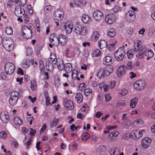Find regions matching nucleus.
I'll return each instance as SVG.
<instances>
[{
    "mask_svg": "<svg viewBox=\"0 0 155 155\" xmlns=\"http://www.w3.org/2000/svg\"><path fill=\"white\" fill-rule=\"evenodd\" d=\"M27 0H16L14 1V3L15 4V8L14 13L18 17H21L24 15L25 13V11L23 7L26 2Z\"/></svg>",
    "mask_w": 155,
    "mask_h": 155,
    "instance_id": "1",
    "label": "nucleus"
},
{
    "mask_svg": "<svg viewBox=\"0 0 155 155\" xmlns=\"http://www.w3.org/2000/svg\"><path fill=\"white\" fill-rule=\"evenodd\" d=\"M64 16V12L62 10L58 9L54 12L53 17L57 26H58L59 22L63 18Z\"/></svg>",
    "mask_w": 155,
    "mask_h": 155,
    "instance_id": "2",
    "label": "nucleus"
},
{
    "mask_svg": "<svg viewBox=\"0 0 155 155\" xmlns=\"http://www.w3.org/2000/svg\"><path fill=\"white\" fill-rule=\"evenodd\" d=\"M125 53L124 50L120 47L116 51L114 54V56L118 61H122L124 58Z\"/></svg>",
    "mask_w": 155,
    "mask_h": 155,
    "instance_id": "3",
    "label": "nucleus"
},
{
    "mask_svg": "<svg viewBox=\"0 0 155 155\" xmlns=\"http://www.w3.org/2000/svg\"><path fill=\"white\" fill-rule=\"evenodd\" d=\"M5 71L6 74H12L15 70L14 65L10 62H7L5 65Z\"/></svg>",
    "mask_w": 155,
    "mask_h": 155,
    "instance_id": "4",
    "label": "nucleus"
},
{
    "mask_svg": "<svg viewBox=\"0 0 155 155\" xmlns=\"http://www.w3.org/2000/svg\"><path fill=\"white\" fill-rule=\"evenodd\" d=\"M3 44L4 48L8 51H12L14 48V42L11 39L4 41Z\"/></svg>",
    "mask_w": 155,
    "mask_h": 155,
    "instance_id": "5",
    "label": "nucleus"
},
{
    "mask_svg": "<svg viewBox=\"0 0 155 155\" xmlns=\"http://www.w3.org/2000/svg\"><path fill=\"white\" fill-rule=\"evenodd\" d=\"M74 31L75 33L80 34L82 36H85L87 34L86 28L79 25L75 27Z\"/></svg>",
    "mask_w": 155,
    "mask_h": 155,
    "instance_id": "6",
    "label": "nucleus"
},
{
    "mask_svg": "<svg viewBox=\"0 0 155 155\" xmlns=\"http://www.w3.org/2000/svg\"><path fill=\"white\" fill-rule=\"evenodd\" d=\"M146 84L144 80H140L136 81L134 84V88L138 90H143Z\"/></svg>",
    "mask_w": 155,
    "mask_h": 155,
    "instance_id": "7",
    "label": "nucleus"
},
{
    "mask_svg": "<svg viewBox=\"0 0 155 155\" xmlns=\"http://www.w3.org/2000/svg\"><path fill=\"white\" fill-rule=\"evenodd\" d=\"M142 135L143 134L141 130H134L131 132L130 136V138L136 139L140 138Z\"/></svg>",
    "mask_w": 155,
    "mask_h": 155,
    "instance_id": "8",
    "label": "nucleus"
},
{
    "mask_svg": "<svg viewBox=\"0 0 155 155\" xmlns=\"http://www.w3.org/2000/svg\"><path fill=\"white\" fill-rule=\"evenodd\" d=\"M22 32L23 34V37L26 39L30 38L32 36V31L31 29H29L26 26L23 27L22 29Z\"/></svg>",
    "mask_w": 155,
    "mask_h": 155,
    "instance_id": "9",
    "label": "nucleus"
},
{
    "mask_svg": "<svg viewBox=\"0 0 155 155\" xmlns=\"http://www.w3.org/2000/svg\"><path fill=\"white\" fill-rule=\"evenodd\" d=\"M117 18L116 16L113 14H108L105 16V21L108 24H111L115 21Z\"/></svg>",
    "mask_w": 155,
    "mask_h": 155,
    "instance_id": "10",
    "label": "nucleus"
},
{
    "mask_svg": "<svg viewBox=\"0 0 155 155\" xmlns=\"http://www.w3.org/2000/svg\"><path fill=\"white\" fill-rule=\"evenodd\" d=\"M136 18V15L134 12L130 11L126 14V18L127 21L129 22L133 21Z\"/></svg>",
    "mask_w": 155,
    "mask_h": 155,
    "instance_id": "11",
    "label": "nucleus"
},
{
    "mask_svg": "<svg viewBox=\"0 0 155 155\" xmlns=\"http://www.w3.org/2000/svg\"><path fill=\"white\" fill-rule=\"evenodd\" d=\"M152 139L149 137H145L143 138L141 141V145L145 148H147L150 146L152 142Z\"/></svg>",
    "mask_w": 155,
    "mask_h": 155,
    "instance_id": "12",
    "label": "nucleus"
},
{
    "mask_svg": "<svg viewBox=\"0 0 155 155\" xmlns=\"http://www.w3.org/2000/svg\"><path fill=\"white\" fill-rule=\"evenodd\" d=\"M64 105L68 110H72L74 107L72 101L65 98L64 100Z\"/></svg>",
    "mask_w": 155,
    "mask_h": 155,
    "instance_id": "13",
    "label": "nucleus"
},
{
    "mask_svg": "<svg viewBox=\"0 0 155 155\" xmlns=\"http://www.w3.org/2000/svg\"><path fill=\"white\" fill-rule=\"evenodd\" d=\"M126 65H123L120 66L117 69V74L118 77H121L125 74Z\"/></svg>",
    "mask_w": 155,
    "mask_h": 155,
    "instance_id": "14",
    "label": "nucleus"
},
{
    "mask_svg": "<svg viewBox=\"0 0 155 155\" xmlns=\"http://www.w3.org/2000/svg\"><path fill=\"white\" fill-rule=\"evenodd\" d=\"M129 117L126 116V114H124L122 116V120L124 122L123 126H129L131 124L132 122L128 120Z\"/></svg>",
    "mask_w": 155,
    "mask_h": 155,
    "instance_id": "15",
    "label": "nucleus"
},
{
    "mask_svg": "<svg viewBox=\"0 0 155 155\" xmlns=\"http://www.w3.org/2000/svg\"><path fill=\"white\" fill-rule=\"evenodd\" d=\"M103 16V14L99 11L94 12L93 14V17L96 21H99L101 19Z\"/></svg>",
    "mask_w": 155,
    "mask_h": 155,
    "instance_id": "16",
    "label": "nucleus"
},
{
    "mask_svg": "<svg viewBox=\"0 0 155 155\" xmlns=\"http://www.w3.org/2000/svg\"><path fill=\"white\" fill-rule=\"evenodd\" d=\"M59 44L61 45H64L68 41L67 38L66 36L61 35L58 37Z\"/></svg>",
    "mask_w": 155,
    "mask_h": 155,
    "instance_id": "17",
    "label": "nucleus"
},
{
    "mask_svg": "<svg viewBox=\"0 0 155 155\" xmlns=\"http://www.w3.org/2000/svg\"><path fill=\"white\" fill-rule=\"evenodd\" d=\"M64 27L67 33H70L72 31L73 26L71 23H70L68 24H66V25H64Z\"/></svg>",
    "mask_w": 155,
    "mask_h": 155,
    "instance_id": "18",
    "label": "nucleus"
},
{
    "mask_svg": "<svg viewBox=\"0 0 155 155\" xmlns=\"http://www.w3.org/2000/svg\"><path fill=\"white\" fill-rule=\"evenodd\" d=\"M112 58L111 57L107 56L103 59V63L105 65H108L112 63Z\"/></svg>",
    "mask_w": 155,
    "mask_h": 155,
    "instance_id": "19",
    "label": "nucleus"
},
{
    "mask_svg": "<svg viewBox=\"0 0 155 155\" xmlns=\"http://www.w3.org/2000/svg\"><path fill=\"white\" fill-rule=\"evenodd\" d=\"M64 69L67 73L70 72L72 69V68L71 64L68 63L65 64L64 65Z\"/></svg>",
    "mask_w": 155,
    "mask_h": 155,
    "instance_id": "20",
    "label": "nucleus"
},
{
    "mask_svg": "<svg viewBox=\"0 0 155 155\" xmlns=\"http://www.w3.org/2000/svg\"><path fill=\"white\" fill-rule=\"evenodd\" d=\"M106 71L105 70L103 69H101L98 72L97 76L99 78H101L102 77H107L108 76H107V74L105 73Z\"/></svg>",
    "mask_w": 155,
    "mask_h": 155,
    "instance_id": "21",
    "label": "nucleus"
},
{
    "mask_svg": "<svg viewBox=\"0 0 155 155\" xmlns=\"http://www.w3.org/2000/svg\"><path fill=\"white\" fill-rule=\"evenodd\" d=\"M154 55L153 51H152L150 50H145L144 51V55L147 57V59H149V58H152Z\"/></svg>",
    "mask_w": 155,
    "mask_h": 155,
    "instance_id": "22",
    "label": "nucleus"
},
{
    "mask_svg": "<svg viewBox=\"0 0 155 155\" xmlns=\"http://www.w3.org/2000/svg\"><path fill=\"white\" fill-rule=\"evenodd\" d=\"M138 101V100L137 97H134L131 100L130 104V107L131 108H134Z\"/></svg>",
    "mask_w": 155,
    "mask_h": 155,
    "instance_id": "23",
    "label": "nucleus"
},
{
    "mask_svg": "<svg viewBox=\"0 0 155 155\" xmlns=\"http://www.w3.org/2000/svg\"><path fill=\"white\" fill-rule=\"evenodd\" d=\"M99 46L101 49L106 48L107 47V42L104 40H101L98 42Z\"/></svg>",
    "mask_w": 155,
    "mask_h": 155,
    "instance_id": "24",
    "label": "nucleus"
},
{
    "mask_svg": "<svg viewBox=\"0 0 155 155\" xmlns=\"http://www.w3.org/2000/svg\"><path fill=\"white\" fill-rule=\"evenodd\" d=\"M134 45V51H138L142 48V45L138 42H135Z\"/></svg>",
    "mask_w": 155,
    "mask_h": 155,
    "instance_id": "25",
    "label": "nucleus"
},
{
    "mask_svg": "<svg viewBox=\"0 0 155 155\" xmlns=\"http://www.w3.org/2000/svg\"><path fill=\"white\" fill-rule=\"evenodd\" d=\"M120 150L118 147H116L114 150H112L110 152V155H120L121 153H120Z\"/></svg>",
    "mask_w": 155,
    "mask_h": 155,
    "instance_id": "26",
    "label": "nucleus"
},
{
    "mask_svg": "<svg viewBox=\"0 0 155 155\" xmlns=\"http://www.w3.org/2000/svg\"><path fill=\"white\" fill-rule=\"evenodd\" d=\"M59 120L58 119L54 117L50 122V126L51 127H53L56 126Z\"/></svg>",
    "mask_w": 155,
    "mask_h": 155,
    "instance_id": "27",
    "label": "nucleus"
},
{
    "mask_svg": "<svg viewBox=\"0 0 155 155\" xmlns=\"http://www.w3.org/2000/svg\"><path fill=\"white\" fill-rule=\"evenodd\" d=\"M46 68L48 71H52L54 69V66L50 62L46 63Z\"/></svg>",
    "mask_w": 155,
    "mask_h": 155,
    "instance_id": "28",
    "label": "nucleus"
},
{
    "mask_svg": "<svg viewBox=\"0 0 155 155\" xmlns=\"http://www.w3.org/2000/svg\"><path fill=\"white\" fill-rule=\"evenodd\" d=\"M14 121L15 124L17 125H21L23 123L22 120L19 117H15L14 118Z\"/></svg>",
    "mask_w": 155,
    "mask_h": 155,
    "instance_id": "29",
    "label": "nucleus"
},
{
    "mask_svg": "<svg viewBox=\"0 0 155 155\" xmlns=\"http://www.w3.org/2000/svg\"><path fill=\"white\" fill-rule=\"evenodd\" d=\"M82 20L85 23H89L90 21V17L86 15H83L82 17Z\"/></svg>",
    "mask_w": 155,
    "mask_h": 155,
    "instance_id": "30",
    "label": "nucleus"
},
{
    "mask_svg": "<svg viewBox=\"0 0 155 155\" xmlns=\"http://www.w3.org/2000/svg\"><path fill=\"white\" fill-rule=\"evenodd\" d=\"M105 150V147L104 146L100 145L98 146L96 149L97 152L102 153Z\"/></svg>",
    "mask_w": 155,
    "mask_h": 155,
    "instance_id": "31",
    "label": "nucleus"
},
{
    "mask_svg": "<svg viewBox=\"0 0 155 155\" xmlns=\"http://www.w3.org/2000/svg\"><path fill=\"white\" fill-rule=\"evenodd\" d=\"M84 2L80 0H74V5L77 7L81 6L82 5H84L86 4V2Z\"/></svg>",
    "mask_w": 155,
    "mask_h": 155,
    "instance_id": "32",
    "label": "nucleus"
},
{
    "mask_svg": "<svg viewBox=\"0 0 155 155\" xmlns=\"http://www.w3.org/2000/svg\"><path fill=\"white\" fill-rule=\"evenodd\" d=\"M18 97H10L9 100V102L11 105L14 106L16 103Z\"/></svg>",
    "mask_w": 155,
    "mask_h": 155,
    "instance_id": "33",
    "label": "nucleus"
},
{
    "mask_svg": "<svg viewBox=\"0 0 155 155\" xmlns=\"http://www.w3.org/2000/svg\"><path fill=\"white\" fill-rule=\"evenodd\" d=\"M105 70L106 71L105 73L107 74V76H108L110 75V74L113 71V67L109 66Z\"/></svg>",
    "mask_w": 155,
    "mask_h": 155,
    "instance_id": "34",
    "label": "nucleus"
},
{
    "mask_svg": "<svg viewBox=\"0 0 155 155\" xmlns=\"http://www.w3.org/2000/svg\"><path fill=\"white\" fill-rule=\"evenodd\" d=\"M2 120L3 122V123H7L8 121L9 116L8 114H5L4 116L2 117Z\"/></svg>",
    "mask_w": 155,
    "mask_h": 155,
    "instance_id": "35",
    "label": "nucleus"
},
{
    "mask_svg": "<svg viewBox=\"0 0 155 155\" xmlns=\"http://www.w3.org/2000/svg\"><path fill=\"white\" fill-rule=\"evenodd\" d=\"M99 87L101 89L102 87L103 88V91H107V84L104 85V83H101L98 85Z\"/></svg>",
    "mask_w": 155,
    "mask_h": 155,
    "instance_id": "36",
    "label": "nucleus"
},
{
    "mask_svg": "<svg viewBox=\"0 0 155 155\" xmlns=\"http://www.w3.org/2000/svg\"><path fill=\"white\" fill-rule=\"evenodd\" d=\"M128 93V91L126 89H123L121 92L119 93L118 96L120 97H122L125 96Z\"/></svg>",
    "mask_w": 155,
    "mask_h": 155,
    "instance_id": "37",
    "label": "nucleus"
},
{
    "mask_svg": "<svg viewBox=\"0 0 155 155\" xmlns=\"http://www.w3.org/2000/svg\"><path fill=\"white\" fill-rule=\"evenodd\" d=\"M135 51H134V50L131 49L129 50L127 53V54L128 58H132L133 55V54L134 53Z\"/></svg>",
    "mask_w": 155,
    "mask_h": 155,
    "instance_id": "38",
    "label": "nucleus"
},
{
    "mask_svg": "<svg viewBox=\"0 0 155 155\" xmlns=\"http://www.w3.org/2000/svg\"><path fill=\"white\" fill-rule=\"evenodd\" d=\"M5 32L8 35H12L13 32L12 28L11 27H7L5 29Z\"/></svg>",
    "mask_w": 155,
    "mask_h": 155,
    "instance_id": "39",
    "label": "nucleus"
},
{
    "mask_svg": "<svg viewBox=\"0 0 155 155\" xmlns=\"http://www.w3.org/2000/svg\"><path fill=\"white\" fill-rule=\"evenodd\" d=\"M56 57L54 54H51L50 58L53 64H54L56 63Z\"/></svg>",
    "mask_w": 155,
    "mask_h": 155,
    "instance_id": "40",
    "label": "nucleus"
},
{
    "mask_svg": "<svg viewBox=\"0 0 155 155\" xmlns=\"http://www.w3.org/2000/svg\"><path fill=\"white\" fill-rule=\"evenodd\" d=\"M83 137L82 138V140L83 141H85L90 137V135L89 134L88 132H85L83 134Z\"/></svg>",
    "mask_w": 155,
    "mask_h": 155,
    "instance_id": "41",
    "label": "nucleus"
},
{
    "mask_svg": "<svg viewBox=\"0 0 155 155\" xmlns=\"http://www.w3.org/2000/svg\"><path fill=\"white\" fill-rule=\"evenodd\" d=\"M107 35L110 37H113L115 35L114 31L113 29H110L108 32Z\"/></svg>",
    "mask_w": 155,
    "mask_h": 155,
    "instance_id": "42",
    "label": "nucleus"
},
{
    "mask_svg": "<svg viewBox=\"0 0 155 155\" xmlns=\"http://www.w3.org/2000/svg\"><path fill=\"white\" fill-rule=\"evenodd\" d=\"M78 75V72L77 70H73L72 72V78L74 79H76V78Z\"/></svg>",
    "mask_w": 155,
    "mask_h": 155,
    "instance_id": "43",
    "label": "nucleus"
},
{
    "mask_svg": "<svg viewBox=\"0 0 155 155\" xmlns=\"http://www.w3.org/2000/svg\"><path fill=\"white\" fill-rule=\"evenodd\" d=\"M101 54V51L98 49H96L93 51V55L97 57L100 55Z\"/></svg>",
    "mask_w": 155,
    "mask_h": 155,
    "instance_id": "44",
    "label": "nucleus"
},
{
    "mask_svg": "<svg viewBox=\"0 0 155 155\" xmlns=\"http://www.w3.org/2000/svg\"><path fill=\"white\" fill-rule=\"evenodd\" d=\"M51 43L54 46H57L59 44V42L58 41V37L55 38L54 40V41L51 42Z\"/></svg>",
    "mask_w": 155,
    "mask_h": 155,
    "instance_id": "45",
    "label": "nucleus"
},
{
    "mask_svg": "<svg viewBox=\"0 0 155 155\" xmlns=\"http://www.w3.org/2000/svg\"><path fill=\"white\" fill-rule=\"evenodd\" d=\"M115 82L114 81L110 82L109 84H107V89L108 88L111 89L114 88L115 86Z\"/></svg>",
    "mask_w": 155,
    "mask_h": 155,
    "instance_id": "46",
    "label": "nucleus"
},
{
    "mask_svg": "<svg viewBox=\"0 0 155 155\" xmlns=\"http://www.w3.org/2000/svg\"><path fill=\"white\" fill-rule=\"evenodd\" d=\"M143 123V121L141 119H137L134 122V124L137 126Z\"/></svg>",
    "mask_w": 155,
    "mask_h": 155,
    "instance_id": "47",
    "label": "nucleus"
},
{
    "mask_svg": "<svg viewBox=\"0 0 155 155\" xmlns=\"http://www.w3.org/2000/svg\"><path fill=\"white\" fill-rule=\"evenodd\" d=\"M57 37H58L56 35L55 33H53L49 37L50 42H52L54 41V38Z\"/></svg>",
    "mask_w": 155,
    "mask_h": 155,
    "instance_id": "48",
    "label": "nucleus"
},
{
    "mask_svg": "<svg viewBox=\"0 0 155 155\" xmlns=\"http://www.w3.org/2000/svg\"><path fill=\"white\" fill-rule=\"evenodd\" d=\"M31 88L32 90L34 91L36 89L35 83L34 81H32L31 83Z\"/></svg>",
    "mask_w": 155,
    "mask_h": 155,
    "instance_id": "49",
    "label": "nucleus"
},
{
    "mask_svg": "<svg viewBox=\"0 0 155 155\" xmlns=\"http://www.w3.org/2000/svg\"><path fill=\"white\" fill-rule=\"evenodd\" d=\"M144 51L145 49H142L139 52L138 55V57L139 58H142L143 57V55L144 54Z\"/></svg>",
    "mask_w": 155,
    "mask_h": 155,
    "instance_id": "50",
    "label": "nucleus"
},
{
    "mask_svg": "<svg viewBox=\"0 0 155 155\" xmlns=\"http://www.w3.org/2000/svg\"><path fill=\"white\" fill-rule=\"evenodd\" d=\"M52 6L51 5H46L45 8L44 10L46 12H48L51 10Z\"/></svg>",
    "mask_w": 155,
    "mask_h": 155,
    "instance_id": "51",
    "label": "nucleus"
},
{
    "mask_svg": "<svg viewBox=\"0 0 155 155\" xmlns=\"http://www.w3.org/2000/svg\"><path fill=\"white\" fill-rule=\"evenodd\" d=\"M126 67L127 69L128 70H130L132 69V62L130 61L128 62L127 64Z\"/></svg>",
    "mask_w": 155,
    "mask_h": 155,
    "instance_id": "52",
    "label": "nucleus"
},
{
    "mask_svg": "<svg viewBox=\"0 0 155 155\" xmlns=\"http://www.w3.org/2000/svg\"><path fill=\"white\" fill-rule=\"evenodd\" d=\"M99 33L97 31L94 32L93 34V36L94 38V40H97L99 37Z\"/></svg>",
    "mask_w": 155,
    "mask_h": 155,
    "instance_id": "53",
    "label": "nucleus"
},
{
    "mask_svg": "<svg viewBox=\"0 0 155 155\" xmlns=\"http://www.w3.org/2000/svg\"><path fill=\"white\" fill-rule=\"evenodd\" d=\"M91 92V90L89 89H85L84 91V94L85 96H87Z\"/></svg>",
    "mask_w": 155,
    "mask_h": 155,
    "instance_id": "54",
    "label": "nucleus"
},
{
    "mask_svg": "<svg viewBox=\"0 0 155 155\" xmlns=\"http://www.w3.org/2000/svg\"><path fill=\"white\" fill-rule=\"evenodd\" d=\"M129 76L130 78L132 79L136 77V74L134 72H130L129 73Z\"/></svg>",
    "mask_w": 155,
    "mask_h": 155,
    "instance_id": "55",
    "label": "nucleus"
},
{
    "mask_svg": "<svg viewBox=\"0 0 155 155\" xmlns=\"http://www.w3.org/2000/svg\"><path fill=\"white\" fill-rule=\"evenodd\" d=\"M125 105L126 103L124 101H119L117 104V106L119 107L120 105Z\"/></svg>",
    "mask_w": 155,
    "mask_h": 155,
    "instance_id": "56",
    "label": "nucleus"
},
{
    "mask_svg": "<svg viewBox=\"0 0 155 155\" xmlns=\"http://www.w3.org/2000/svg\"><path fill=\"white\" fill-rule=\"evenodd\" d=\"M6 134L5 132L3 131L0 133V137L1 138H5L6 137Z\"/></svg>",
    "mask_w": 155,
    "mask_h": 155,
    "instance_id": "57",
    "label": "nucleus"
},
{
    "mask_svg": "<svg viewBox=\"0 0 155 155\" xmlns=\"http://www.w3.org/2000/svg\"><path fill=\"white\" fill-rule=\"evenodd\" d=\"M11 95V97H18L19 96L18 93L16 91L12 92Z\"/></svg>",
    "mask_w": 155,
    "mask_h": 155,
    "instance_id": "58",
    "label": "nucleus"
},
{
    "mask_svg": "<svg viewBox=\"0 0 155 155\" xmlns=\"http://www.w3.org/2000/svg\"><path fill=\"white\" fill-rule=\"evenodd\" d=\"M33 117H28L27 119V120L28 122H29L30 125H31L32 124V121L34 119Z\"/></svg>",
    "mask_w": 155,
    "mask_h": 155,
    "instance_id": "59",
    "label": "nucleus"
},
{
    "mask_svg": "<svg viewBox=\"0 0 155 155\" xmlns=\"http://www.w3.org/2000/svg\"><path fill=\"white\" fill-rule=\"evenodd\" d=\"M12 144L14 145V147L15 148H17L18 147L19 144L17 141H14L12 142Z\"/></svg>",
    "mask_w": 155,
    "mask_h": 155,
    "instance_id": "60",
    "label": "nucleus"
},
{
    "mask_svg": "<svg viewBox=\"0 0 155 155\" xmlns=\"http://www.w3.org/2000/svg\"><path fill=\"white\" fill-rule=\"evenodd\" d=\"M18 74H19L20 75H22L23 74V72L21 68H18L17 71Z\"/></svg>",
    "mask_w": 155,
    "mask_h": 155,
    "instance_id": "61",
    "label": "nucleus"
},
{
    "mask_svg": "<svg viewBox=\"0 0 155 155\" xmlns=\"http://www.w3.org/2000/svg\"><path fill=\"white\" fill-rule=\"evenodd\" d=\"M13 2L12 0H11L9 1L7 4L8 7L11 8V6H12L13 4Z\"/></svg>",
    "mask_w": 155,
    "mask_h": 155,
    "instance_id": "62",
    "label": "nucleus"
},
{
    "mask_svg": "<svg viewBox=\"0 0 155 155\" xmlns=\"http://www.w3.org/2000/svg\"><path fill=\"white\" fill-rule=\"evenodd\" d=\"M84 117V115L81 113H79L78 114L77 117L78 118L82 119Z\"/></svg>",
    "mask_w": 155,
    "mask_h": 155,
    "instance_id": "63",
    "label": "nucleus"
},
{
    "mask_svg": "<svg viewBox=\"0 0 155 155\" xmlns=\"http://www.w3.org/2000/svg\"><path fill=\"white\" fill-rule=\"evenodd\" d=\"M111 134H112L114 137H116L119 134V132L118 131H114L111 132Z\"/></svg>",
    "mask_w": 155,
    "mask_h": 155,
    "instance_id": "64",
    "label": "nucleus"
}]
</instances>
